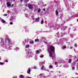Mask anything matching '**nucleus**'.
I'll return each mask as SVG.
<instances>
[{
	"mask_svg": "<svg viewBox=\"0 0 78 78\" xmlns=\"http://www.w3.org/2000/svg\"><path fill=\"white\" fill-rule=\"evenodd\" d=\"M48 51L49 52V56L50 57H51L52 56L56 55L55 52V47L53 46H50V47L48 49Z\"/></svg>",
	"mask_w": 78,
	"mask_h": 78,
	"instance_id": "1",
	"label": "nucleus"
},
{
	"mask_svg": "<svg viewBox=\"0 0 78 78\" xmlns=\"http://www.w3.org/2000/svg\"><path fill=\"white\" fill-rule=\"evenodd\" d=\"M26 51H27L26 53V57L27 58H30V55H31V53H32L31 52H30L31 51V49H27V50H26Z\"/></svg>",
	"mask_w": 78,
	"mask_h": 78,
	"instance_id": "2",
	"label": "nucleus"
},
{
	"mask_svg": "<svg viewBox=\"0 0 78 78\" xmlns=\"http://www.w3.org/2000/svg\"><path fill=\"white\" fill-rule=\"evenodd\" d=\"M38 78H46V76L42 75V74H41L38 76Z\"/></svg>",
	"mask_w": 78,
	"mask_h": 78,
	"instance_id": "3",
	"label": "nucleus"
},
{
	"mask_svg": "<svg viewBox=\"0 0 78 78\" xmlns=\"http://www.w3.org/2000/svg\"><path fill=\"white\" fill-rule=\"evenodd\" d=\"M28 7L29 9H33V5L32 4H29L28 5Z\"/></svg>",
	"mask_w": 78,
	"mask_h": 78,
	"instance_id": "4",
	"label": "nucleus"
},
{
	"mask_svg": "<svg viewBox=\"0 0 78 78\" xmlns=\"http://www.w3.org/2000/svg\"><path fill=\"white\" fill-rule=\"evenodd\" d=\"M6 40H7L8 43H9V44H12V42H11V39L8 38Z\"/></svg>",
	"mask_w": 78,
	"mask_h": 78,
	"instance_id": "5",
	"label": "nucleus"
},
{
	"mask_svg": "<svg viewBox=\"0 0 78 78\" xmlns=\"http://www.w3.org/2000/svg\"><path fill=\"white\" fill-rule=\"evenodd\" d=\"M7 7H10L11 6V4L10 3V2H8L7 3Z\"/></svg>",
	"mask_w": 78,
	"mask_h": 78,
	"instance_id": "6",
	"label": "nucleus"
},
{
	"mask_svg": "<svg viewBox=\"0 0 78 78\" xmlns=\"http://www.w3.org/2000/svg\"><path fill=\"white\" fill-rule=\"evenodd\" d=\"M61 36L59 35V34L58 33L57 34V36H59V37H61V36H64V34H63L62 32L61 33Z\"/></svg>",
	"mask_w": 78,
	"mask_h": 78,
	"instance_id": "7",
	"label": "nucleus"
},
{
	"mask_svg": "<svg viewBox=\"0 0 78 78\" xmlns=\"http://www.w3.org/2000/svg\"><path fill=\"white\" fill-rule=\"evenodd\" d=\"M9 20L10 22L13 21V20H14V17L12 16L10 18Z\"/></svg>",
	"mask_w": 78,
	"mask_h": 78,
	"instance_id": "8",
	"label": "nucleus"
},
{
	"mask_svg": "<svg viewBox=\"0 0 78 78\" xmlns=\"http://www.w3.org/2000/svg\"><path fill=\"white\" fill-rule=\"evenodd\" d=\"M39 19L40 18L39 17L36 18V20H35V22H39Z\"/></svg>",
	"mask_w": 78,
	"mask_h": 78,
	"instance_id": "9",
	"label": "nucleus"
},
{
	"mask_svg": "<svg viewBox=\"0 0 78 78\" xmlns=\"http://www.w3.org/2000/svg\"><path fill=\"white\" fill-rule=\"evenodd\" d=\"M31 72V70L30 69V68H29L27 71V73L28 74L30 73Z\"/></svg>",
	"mask_w": 78,
	"mask_h": 78,
	"instance_id": "10",
	"label": "nucleus"
},
{
	"mask_svg": "<svg viewBox=\"0 0 78 78\" xmlns=\"http://www.w3.org/2000/svg\"><path fill=\"white\" fill-rule=\"evenodd\" d=\"M65 5H66V6L67 8V9H68V8H69V5H67V3H65Z\"/></svg>",
	"mask_w": 78,
	"mask_h": 78,
	"instance_id": "11",
	"label": "nucleus"
},
{
	"mask_svg": "<svg viewBox=\"0 0 78 78\" xmlns=\"http://www.w3.org/2000/svg\"><path fill=\"white\" fill-rule=\"evenodd\" d=\"M41 70H44V66L43 65L42 66L41 68Z\"/></svg>",
	"mask_w": 78,
	"mask_h": 78,
	"instance_id": "12",
	"label": "nucleus"
},
{
	"mask_svg": "<svg viewBox=\"0 0 78 78\" xmlns=\"http://www.w3.org/2000/svg\"><path fill=\"white\" fill-rule=\"evenodd\" d=\"M20 78H25L23 75H20L19 76Z\"/></svg>",
	"mask_w": 78,
	"mask_h": 78,
	"instance_id": "13",
	"label": "nucleus"
},
{
	"mask_svg": "<svg viewBox=\"0 0 78 78\" xmlns=\"http://www.w3.org/2000/svg\"><path fill=\"white\" fill-rule=\"evenodd\" d=\"M29 43L31 44H33L34 43V41H30Z\"/></svg>",
	"mask_w": 78,
	"mask_h": 78,
	"instance_id": "14",
	"label": "nucleus"
},
{
	"mask_svg": "<svg viewBox=\"0 0 78 78\" xmlns=\"http://www.w3.org/2000/svg\"><path fill=\"white\" fill-rule=\"evenodd\" d=\"M66 28H67V27H62V28H61V30H65V29H66Z\"/></svg>",
	"mask_w": 78,
	"mask_h": 78,
	"instance_id": "15",
	"label": "nucleus"
},
{
	"mask_svg": "<svg viewBox=\"0 0 78 78\" xmlns=\"http://www.w3.org/2000/svg\"><path fill=\"white\" fill-rule=\"evenodd\" d=\"M55 13L56 15H58V14H59V13H58V11L57 10H56L55 11Z\"/></svg>",
	"mask_w": 78,
	"mask_h": 78,
	"instance_id": "16",
	"label": "nucleus"
},
{
	"mask_svg": "<svg viewBox=\"0 0 78 78\" xmlns=\"http://www.w3.org/2000/svg\"><path fill=\"white\" fill-rule=\"evenodd\" d=\"M29 47L30 46L28 45H26L25 46V48H29Z\"/></svg>",
	"mask_w": 78,
	"mask_h": 78,
	"instance_id": "17",
	"label": "nucleus"
},
{
	"mask_svg": "<svg viewBox=\"0 0 78 78\" xmlns=\"http://www.w3.org/2000/svg\"><path fill=\"white\" fill-rule=\"evenodd\" d=\"M36 53L37 54H38V53H39L40 52L39 51L37 50L36 51Z\"/></svg>",
	"mask_w": 78,
	"mask_h": 78,
	"instance_id": "18",
	"label": "nucleus"
},
{
	"mask_svg": "<svg viewBox=\"0 0 78 78\" xmlns=\"http://www.w3.org/2000/svg\"><path fill=\"white\" fill-rule=\"evenodd\" d=\"M49 69H52L53 68V66L52 65H50L49 66Z\"/></svg>",
	"mask_w": 78,
	"mask_h": 78,
	"instance_id": "19",
	"label": "nucleus"
},
{
	"mask_svg": "<svg viewBox=\"0 0 78 78\" xmlns=\"http://www.w3.org/2000/svg\"><path fill=\"white\" fill-rule=\"evenodd\" d=\"M1 21L2 23H5L6 22V21L5 20H1Z\"/></svg>",
	"mask_w": 78,
	"mask_h": 78,
	"instance_id": "20",
	"label": "nucleus"
},
{
	"mask_svg": "<svg viewBox=\"0 0 78 78\" xmlns=\"http://www.w3.org/2000/svg\"><path fill=\"white\" fill-rule=\"evenodd\" d=\"M19 50V48L18 47H16L15 48V50L17 51V50Z\"/></svg>",
	"mask_w": 78,
	"mask_h": 78,
	"instance_id": "21",
	"label": "nucleus"
},
{
	"mask_svg": "<svg viewBox=\"0 0 78 78\" xmlns=\"http://www.w3.org/2000/svg\"><path fill=\"white\" fill-rule=\"evenodd\" d=\"M35 42H37V41H39V40L38 39H35Z\"/></svg>",
	"mask_w": 78,
	"mask_h": 78,
	"instance_id": "22",
	"label": "nucleus"
},
{
	"mask_svg": "<svg viewBox=\"0 0 78 78\" xmlns=\"http://www.w3.org/2000/svg\"><path fill=\"white\" fill-rule=\"evenodd\" d=\"M40 11H41V9H38V10H37V12H40Z\"/></svg>",
	"mask_w": 78,
	"mask_h": 78,
	"instance_id": "23",
	"label": "nucleus"
},
{
	"mask_svg": "<svg viewBox=\"0 0 78 78\" xmlns=\"http://www.w3.org/2000/svg\"><path fill=\"white\" fill-rule=\"evenodd\" d=\"M44 20H42L41 23V24H43V23H44Z\"/></svg>",
	"mask_w": 78,
	"mask_h": 78,
	"instance_id": "24",
	"label": "nucleus"
},
{
	"mask_svg": "<svg viewBox=\"0 0 78 78\" xmlns=\"http://www.w3.org/2000/svg\"><path fill=\"white\" fill-rule=\"evenodd\" d=\"M1 42H2V44H4V41H3V40H2L1 41Z\"/></svg>",
	"mask_w": 78,
	"mask_h": 78,
	"instance_id": "25",
	"label": "nucleus"
},
{
	"mask_svg": "<svg viewBox=\"0 0 78 78\" xmlns=\"http://www.w3.org/2000/svg\"><path fill=\"white\" fill-rule=\"evenodd\" d=\"M4 64V63L2 62H0V65H2L3 64Z\"/></svg>",
	"mask_w": 78,
	"mask_h": 78,
	"instance_id": "26",
	"label": "nucleus"
},
{
	"mask_svg": "<svg viewBox=\"0 0 78 78\" xmlns=\"http://www.w3.org/2000/svg\"><path fill=\"white\" fill-rule=\"evenodd\" d=\"M35 59L36 60H37V57H36V56H35Z\"/></svg>",
	"mask_w": 78,
	"mask_h": 78,
	"instance_id": "27",
	"label": "nucleus"
},
{
	"mask_svg": "<svg viewBox=\"0 0 78 78\" xmlns=\"http://www.w3.org/2000/svg\"><path fill=\"white\" fill-rule=\"evenodd\" d=\"M40 58H43L44 57V55H40Z\"/></svg>",
	"mask_w": 78,
	"mask_h": 78,
	"instance_id": "28",
	"label": "nucleus"
},
{
	"mask_svg": "<svg viewBox=\"0 0 78 78\" xmlns=\"http://www.w3.org/2000/svg\"><path fill=\"white\" fill-rule=\"evenodd\" d=\"M71 61H72V59H69V62L70 63L71 62Z\"/></svg>",
	"mask_w": 78,
	"mask_h": 78,
	"instance_id": "29",
	"label": "nucleus"
},
{
	"mask_svg": "<svg viewBox=\"0 0 78 78\" xmlns=\"http://www.w3.org/2000/svg\"><path fill=\"white\" fill-rule=\"evenodd\" d=\"M41 63L42 65V64H44V63H45V62H41Z\"/></svg>",
	"mask_w": 78,
	"mask_h": 78,
	"instance_id": "30",
	"label": "nucleus"
},
{
	"mask_svg": "<svg viewBox=\"0 0 78 78\" xmlns=\"http://www.w3.org/2000/svg\"><path fill=\"white\" fill-rule=\"evenodd\" d=\"M75 66V65L73 64V62L72 63V66L73 67V66Z\"/></svg>",
	"mask_w": 78,
	"mask_h": 78,
	"instance_id": "31",
	"label": "nucleus"
},
{
	"mask_svg": "<svg viewBox=\"0 0 78 78\" xmlns=\"http://www.w3.org/2000/svg\"><path fill=\"white\" fill-rule=\"evenodd\" d=\"M72 69L73 70H75V67H73L72 68Z\"/></svg>",
	"mask_w": 78,
	"mask_h": 78,
	"instance_id": "32",
	"label": "nucleus"
},
{
	"mask_svg": "<svg viewBox=\"0 0 78 78\" xmlns=\"http://www.w3.org/2000/svg\"><path fill=\"white\" fill-rule=\"evenodd\" d=\"M70 36L72 38H73V36L72 35H71Z\"/></svg>",
	"mask_w": 78,
	"mask_h": 78,
	"instance_id": "33",
	"label": "nucleus"
},
{
	"mask_svg": "<svg viewBox=\"0 0 78 78\" xmlns=\"http://www.w3.org/2000/svg\"><path fill=\"white\" fill-rule=\"evenodd\" d=\"M74 46L75 47H77V45L76 44H75L74 45Z\"/></svg>",
	"mask_w": 78,
	"mask_h": 78,
	"instance_id": "34",
	"label": "nucleus"
},
{
	"mask_svg": "<svg viewBox=\"0 0 78 78\" xmlns=\"http://www.w3.org/2000/svg\"><path fill=\"white\" fill-rule=\"evenodd\" d=\"M63 48H66V46H64L63 47Z\"/></svg>",
	"mask_w": 78,
	"mask_h": 78,
	"instance_id": "35",
	"label": "nucleus"
},
{
	"mask_svg": "<svg viewBox=\"0 0 78 78\" xmlns=\"http://www.w3.org/2000/svg\"><path fill=\"white\" fill-rule=\"evenodd\" d=\"M34 69H37V67H36V66H34Z\"/></svg>",
	"mask_w": 78,
	"mask_h": 78,
	"instance_id": "36",
	"label": "nucleus"
},
{
	"mask_svg": "<svg viewBox=\"0 0 78 78\" xmlns=\"http://www.w3.org/2000/svg\"><path fill=\"white\" fill-rule=\"evenodd\" d=\"M10 25H12V24H13V23H12V22H10Z\"/></svg>",
	"mask_w": 78,
	"mask_h": 78,
	"instance_id": "37",
	"label": "nucleus"
},
{
	"mask_svg": "<svg viewBox=\"0 0 78 78\" xmlns=\"http://www.w3.org/2000/svg\"><path fill=\"white\" fill-rule=\"evenodd\" d=\"M7 15H7V14H5L4 15V16H7Z\"/></svg>",
	"mask_w": 78,
	"mask_h": 78,
	"instance_id": "38",
	"label": "nucleus"
},
{
	"mask_svg": "<svg viewBox=\"0 0 78 78\" xmlns=\"http://www.w3.org/2000/svg\"><path fill=\"white\" fill-rule=\"evenodd\" d=\"M25 6H26V7L28 6V5H27V4H25Z\"/></svg>",
	"mask_w": 78,
	"mask_h": 78,
	"instance_id": "39",
	"label": "nucleus"
},
{
	"mask_svg": "<svg viewBox=\"0 0 78 78\" xmlns=\"http://www.w3.org/2000/svg\"><path fill=\"white\" fill-rule=\"evenodd\" d=\"M35 11H37V9L36 8L35 9Z\"/></svg>",
	"mask_w": 78,
	"mask_h": 78,
	"instance_id": "40",
	"label": "nucleus"
},
{
	"mask_svg": "<svg viewBox=\"0 0 78 78\" xmlns=\"http://www.w3.org/2000/svg\"><path fill=\"white\" fill-rule=\"evenodd\" d=\"M25 0V2H28L29 0Z\"/></svg>",
	"mask_w": 78,
	"mask_h": 78,
	"instance_id": "41",
	"label": "nucleus"
},
{
	"mask_svg": "<svg viewBox=\"0 0 78 78\" xmlns=\"http://www.w3.org/2000/svg\"><path fill=\"white\" fill-rule=\"evenodd\" d=\"M45 39H46V38H43V41H44V40H45Z\"/></svg>",
	"mask_w": 78,
	"mask_h": 78,
	"instance_id": "42",
	"label": "nucleus"
},
{
	"mask_svg": "<svg viewBox=\"0 0 78 78\" xmlns=\"http://www.w3.org/2000/svg\"><path fill=\"white\" fill-rule=\"evenodd\" d=\"M12 78H17V77H14L13 76Z\"/></svg>",
	"mask_w": 78,
	"mask_h": 78,
	"instance_id": "43",
	"label": "nucleus"
},
{
	"mask_svg": "<svg viewBox=\"0 0 78 78\" xmlns=\"http://www.w3.org/2000/svg\"><path fill=\"white\" fill-rule=\"evenodd\" d=\"M57 64V62H55V65H56V64Z\"/></svg>",
	"mask_w": 78,
	"mask_h": 78,
	"instance_id": "44",
	"label": "nucleus"
},
{
	"mask_svg": "<svg viewBox=\"0 0 78 78\" xmlns=\"http://www.w3.org/2000/svg\"><path fill=\"white\" fill-rule=\"evenodd\" d=\"M13 6H14V4H12V6H11V7H12Z\"/></svg>",
	"mask_w": 78,
	"mask_h": 78,
	"instance_id": "45",
	"label": "nucleus"
},
{
	"mask_svg": "<svg viewBox=\"0 0 78 78\" xmlns=\"http://www.w3.org/2000/svg\"><path fill=\"white\" fill-rule=\"evenodd\" d=\"M43 10L44 11H45V9H43Z\"/></svg>",
	"mask_w": 78,
	"mask_h": 78,
	"instance_id": "46",
	"label": "nucleus"
},
{
	"mask_svg": "<svg viewBox=\"0 0 78 78\" xmlns=\"http://www.w3.org/2000/svg\"><path fill=\"white\" fill-rule=\"evenodd\" d=\"M5 62H8V61L6 60H5Z\"/></svg>",
	"mask_w": 78,
	"mask_h": 78,
	"instance_id": "47",
	"label": "nucleus"
},
{
	"mask_svg": "<svg viewBox=\"0 0 78 78\" xmlns=\"http://www.w3.org/2000/svg\"><path fill=\"white\" fill-rule=\"evenodd\" d=\"M41 4H42L43 5H44V3L43 2H41Z\"/></svg>",
	"mask_w": 78,
	"mask_h": 78,
	"instance_id": "48",
	"label": "nucleus"
},
{
	"mask_svg": "<svg viewBox=\"0 0 78 78\" xmlns=\"http://www.w3.org/2000/svg\"><path fill=\"white\" fill-rule=\"evenodd\" d=\"M26 41H27V40H25V42H24V43H26Z\"/></svg>",
	"mask_w": 78,
	"mask_h": 78,
	"instance_id": "49",
	"label": "nucleus"
},
{
	"mask_svg": "<svg viewBox=\"0 0 78 78\" xmlns=\"http://www.w3.org/2000/svg\"><path fill=\"white\" fill-rule=\"evenodd\" d=\"M20 2H21V3L22 2L23 0H20Z\"/></svg>",
	"mask_w": 78,
	"mask_h": 78,
	"instance_id": "50",
	"label": "nucleus"
},
{
	"mask_svg": "<svg viewBox=\"0 0 78 78\" xmlns=\"http://www.w3.org/2000/svg\"><path fill=\"white\" fill-rule=\"evenodd\" d=\"M32 19L33 20H34V18H32Z\"/></svg>",
	"mask_w": 78,
	"mask_h": 78,
	"instance_id": "51",
	"label": "nucleus"
},
{
	"mask_svg": "<svg viewBox=\"0 0 78 78\" xmlns=\"http://www.w3.org/2000/svg\"><path fill=\"white\" fill-rule=\"evenodd\" d=\"M8 0H5L6 2H8Z\"/></svg>",
	"mask_w": 78,
	"mask_h": 78,
	"instance_id": "52",
	"label": "nucleus"
},
{
	"mask_svg": "<svg viewBox=\"0 0 78 78\" xmlns=\"http://www.w3.org/2000/svg\"><path fill=\"white\" fill-rule=\"evenodd\" d=\"M77 70H78V68L77 67Z\"/></svg>",
	"mask_w": 78,
	"mask_h": 78,
	"instance_id": "53",
	"label": "nucleus"
},
{
	"mask_svg": "<svg viewBox=\"0 0 78 78\" xmlns=\"http://www.w3.org/2000/svg\"><path fill=\"white\" fill-rule=\"evenodd\" d=\"M72 47H71L70 48V49H71V48H72Z\"/></svg>",
	"mask_w": 78,
	"mask_h": 78,
	"instance_id": "54",
	"label": "nucleus"
},
{
	"mask_svg": "<svg viewBox=\"0 0 78 78\" xmlns=\"http://www.w3.org/2000/svg\"><path fill=\"white\" fill-rule=\"evenodd\" d=\"M62 61H61V62H59V63H62Z\"/></svg>",
	"mask_w": 78,
	"mask_h": 78,
	"instance_id": "55",
	"label": "nucleus"
},
{
	"mask_svg": "<svg viewBox=\"0 0 78 78\" xmlns=\"http://www.w3.org/2000/svg\"><path fill=\"white\" fill-rule=\"evenodd\" d=\"M13 2H15V0H13Z\"/></svg>",
	"mask_w": 78,
	"mask_h": 78,
	"instance_id": "56",
	"label": "nucleus"
},
{
	"mask_svg": "<svg viewBox=\"0 0 78 78\" xmlns=\"http://www.w3.org/2000/svg\"><path fill=\"white\" fill-rule=\"evenodd\" d=\"M28 78H31V77H28Z\"/></svg>",
	"mask_w": 78,
	"mask_h": 78,
	"instance_id": "57",
	"label": "nucleus"
},
{
	"mask_svg": "<svg viewBox=\"0 0 78 78\" xmlns=\"http://www.w3.org/2000/svg\"><path fill=\"white\" fill-rule=\"evenodd\" d=\"M77 61H78V59H77Z\"/></svg>",
	"mask_w": 78,
	"mask_h": 78,
	"instance_id": "58",
	"label": "nucleus"
},
{
	"mask_svg": "<svg viewBox=\"0 0 78 78\" xmlns=\"http://www.w3.org/2000/svg\"><path fill=\"white\" fill-rule=\"evenodd\" d=\"M28 31V30H25L26 31Z\"/></svg>",
	"mask_w": 78,
	"mask_h": 78,
	"instance_id": "59",
	"label": "nucleus"
},
{
	"mask_svg": "<svg viewBox=\"0 0 78 78\" xmlns=\"http://www.w3.org/2000/svg\"><path fill=\"white\" fill-rule=\"evenodd\" d=\"M1 27H0V30H1Z\"/></svg>",
	"mask_w": 78,
	"mask_h": 78,
	"instance_id": "60",
	"label": "nucleus"
},
{
	"mask_svg": "<svg viewBox=\"0 0 78 78\" xmlns=\"http://www.w3.org/2000/svg\"><path fill=\"white\" fill-rule=\"evenodd\" d=\"M52 59L53 60V58H52Z\"/></svg>",
	"mask_w": 78,
	"mask_h": 78,
	"instance_id": "61",
	"label": "nucleus"
},
{
	"mask_svg": "<svg viewBox=\"0 0 78 78\" xmlns=\"http://www.w3.org/2000/svg\"><path fill=\"white\" fill-rule=\"evenodd\" d=\"M76 78H78V77H76Z\"/></svg>",
	"mask_w": 78,
	"mask_h": 78,
	"instance_id": "62",
	"label": "nucleus"
},
{
	"mask_svg": "<svg viewBox=\"0 0 78 78\" xmlns=\"http://www.w3.org/2000/svg\"><path fill=\"white\" fill-rule=\"evenodd\" d=\"M46 44H47V43H45Z\"/></svg>",
	"mask_w": 78,
	"mask_h": 78,
	"instance_id": "63",
	"label": "nucleus"
},
{
	"mask_svg": "<svg viewBox=\"0 0 78 78\" xmlns=\"http://www.w3.org/2000/svg\"><path fill=\"white\" fill-rule=\"evenodd\" d=\"M77 22H78V20H77Z\"/></svg>",
	"mask_w": 78,
	"mask_h": 78,
	"instance_id": "64",
	"label": "nucleus"
}]
</instances>
